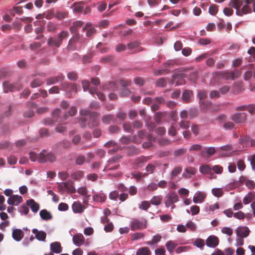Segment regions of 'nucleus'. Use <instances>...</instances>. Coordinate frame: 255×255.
Returning <instances> with one entry per match:
<instances>
[{
    "label": "nucleus",
    "instance_id": "obj_1",
    "mask_svg": "<svg viewBox=\"0 0 255 255\" xmlns=\"http://www.w3.org/2000/svg\"><path fill=\"white\" fill-rule=\"evenodd\" d=\"M253 3V8L255 12V0H231L229 6L236 9L237 15L242 16L252 12V8L248 5Z\"/></svg>",
    "mask_w": 255,
    "mask_h": 255
},
{
    "label": "nucleus",
    "instance_id": "obj_2",
    "mask_svg": "<svg viewBox=\"0 0 255 255\" xmlns=\"http://www.w3.org/2000/svg\"><path fill=\"white\" fill-rule=\"evenodd\" d=\"M184 77H188L190 81L194 82L197 78V73L195 71L190 69L176 74L173 77L172 83L175 84V85L184 84L185 81L183 79Z\"/></svg>",
    "mask_w": 255,
    "mask_h": 255
},
{
    "label": "nucleus",
    "instance_id": "obj_3",
    "mask_svg": "<svg viewBox=\"0 0 255 255\" xmlns=\"http://www.w3.org/2000/svg\"><path fill=\"white\" fill-rule=\"evenodd\" d=\"M29 158L32 162L38 161L39 163H45L47 161L53 162L55 160V156L51 153H47L46 151H43L38 154L34 152L29 153Z\"/></svg>",
    "mask_w": 255,
    "mask_h": 255
},
{
    "label": "nucleus",
    "instance_id": "obj_4",
    "mask_svg": "<svg viewBox=\"0 0 255 255\" xmlns=\"http://www.w3.org/2000/svg\"><path fill=\"white\" fill-rule=\"evenodd\" d=\"M57 187L60 193L67 192L74 193L76 191V188L73 186V183L70 181L67 182H60L57 183Z\"/></svg>",
    "mask_w": 255,
    "mask_h": 255
},
{
    "label": "nucleus",
    "instance_id": "obj_5",
    "mask_svg": "<svg viewBox=\"0 0 255 255\" xmlns=\"http://www.w3.org/2000/svg\"><path fill=\"white\" fill-rule=\"evenodd\" d=\"M68 32L66 31H62L61 33L58 35V38L57 39H53L51 38L49 39L48 44L50 46H55L56 47L60 46L62 40L67 38L68 36Z\"/></svg>",
    "mask_w": 255,
    "mask_h": 255
},
{
    "label": "nucleus",
    "instance_id": "obj_6",
    "mask_svg": "<svg viewBox=\"0 0 255 255\" xmlns=\"http://www.w3.org/2000/svg\"><path fill=\"white\" fill-rule=\"evenodd\" d=\"M178 200V196L175 192L171 193L165 197V204L167 207L177 202Z\"/></svg>",
    "mask_w": 255,
    "mask_h": 255
},
{
    "label": "nucleus",
    "instance_id": "obj_7",
    "mask_svg": "<svg viewBox=\"0 0 255 255\" xmlns=\"http://www.w3.org/2000/svg\"><path fill=\"white\" fill-rule=\"evenodd\" d=\"M241 73L239 71L235 70L230 72H222L221 73L220 75L225 80H234L235 78L239 77L241 75Z\"/></svg>",
    "mask_w": 255,
    "mask_h": 255
},
{
    "label": "nucleus",
    "instance_id": "obj_8",
    "mask_svg": "<svg viewBox=\"0 0 255 255\" xmlns=\"http://www.w3.org/2000/svg\"><path fill=\"white\" fill-rule=\"evenodd\" d=\"M207 195L206 193L198 191L194 195L193 198V201L195 204H200L203 203L205 198H206Z\"/></svg>",
    "mask_w": 255,
    "mask_h": 255
},
{
    "label": "nucleus",
    "instance_id": "obj_9",
    "mask_svg": "<svg viewBox=\"0 0 255 255\" xmlns=\"http://www.w3.org/2000/svg\"><path fill=\"white\" fill-rule=\"evenodd\" d=\"M232 119L237 124H242L246 122L247 115L245 113H236L232 116Z\"/></svg>",
    "mask_w": 255,
    "mask_h": 255
},
{
    "label": "nucleus",
    "instance_id": "obj_10",
    "mask_svg": "<svg viewBox=\"0 0 255 255\" xmlns=\"http://www.w3.org/2000/svg\"><path fill=\"white\" fill-rule=\"evenodd\" d=\"M250 232L249 228L246 226H240L236 230V235H239L244 238L249 236Z\"/></svg>",
    "mask_w": 255,
    "mask_h": 255
},
{
    "label": "nucleus",
    "instance_id": "obj_11",
    "mask_svg": "<svg viewBox=\"0 0 255 255\" xmlns=\"http://www.w3.org/2000/svg\"><path fill=\"white\" fill-rule=\"evenodd\" d=\"M22 202V197L17 195H11L7 200V203L11 205L17 206Z\"/></svg>",
    "mask_w": 255,
    "mask_h": 255
},
{
    "label": "nucleus",
    "instance_id": "obj_12",
    "mask_svg": "<svg viewBox=\"0 0 255 255\" xmlns=\"http://www.w3.org/2000/svg\"><path fill=\"white\" fill-rule=\"evenodd\" d=\"M206 244L209 247L215 248L219 244V239L215 236H210L206 240Z\"/></svg>",
    "mask_w": 255,
    "mask_h": 255
},
{
    "label": "nucleus",
    "instance_id": "obj_13",
    "mask_svg": "<svg viewBox=\"0 0 255 255\" xmlns=\"http://www.w3.org/2000/svg\"><path fill=\"white\" fill-rule=\"evenodd\" d=\"M93 193L94 194L93 196V199L95 202L100 203H103L105 202L106 199V196L102 191H101L98 193H94V191L93 190Z\"/></svg>",
    "mask_w": 255,
    "mask_h": 255
},
{
    "label": "nucleus",
    "instance_id": "obj_14",
    "mask_svg": "<svg viewBox=\"0 0 255 255\" xmlns=\"http://www.w3.org/2000/svg\"><path fill=\"white\" fill-rule=\"evenodd\" d=\"M131 227L132 230L145 228L146 222L145 221H140L138 220H135L132 222Z\"/></svg>",
    "mask_w": 255,
    "mask_h": 255
},
{
    "label": "nucleus",
    "instance_id": "obj_15",
    "mask_svg": "<svg viewBox=\"0 0 255 255\" xmlns=\"http://www.w3.org/2000/svg\"><path fill=\"white\" fill-rule=\"evenodd\" d=\"M84 240L85 238L81 234H77L73 237V242L77 247H80L83 244Z\"/></svg>",
    "mask_w": 255,
    "mask_h": 255
},
{
    "label": "nucleus",
    "instance_id": "obj_16",
    "mask_svg": "<svg viewBox=\"0 0 255 255\" xmlns=\"http://www.w3.org/2000/svg\"><path fill=\"white\" fill-rule=\"evenodd\" d=\"M80 41L78 37L74 38L70 40L68 48L70 50H75L79 48V45Z\"/></svg>",
    "mask_w": 255,
    "mask_h": 255
},
{
    "label": "nucleus",
    "instance_id": "obj_17",
    "mask_svg": "<svg viewBox=\"0 0 255 255\" xmlns=\"http://www.w3.org/2000/svg\"><path fill=\"white\" fill-rule=\"evenodd\" d=\"M117 158H113L112 160L108 161V163L106 165L104 168L103 171H107L110 170L116 169L118 167V164H117L116 160Z\"/></svg>",
    "mask_w": 255,
    "mask_h": 255
},
{
    "label": "nucleus",
    "instance_id": "obj_18",
    "mask_svg": "<svg viewBox=\"0 0 255 255\" xmlns=\"http://www.w3.org/2000/svg\"><path fill=\"white\" fill-rule=\"evenodd\" d=\"M62 86L63 90L69 92L71 94L75 93L77 91V86L74 84H69L68 83H64Z\"/></svg>",
    "mask_w": 255,
    "mask_h": 255
},
{
    "label": "nucleus",
    "instance_id": "obj_19",
    "mask_svg": "<svg viewBox=\"0 0 255 255\" xmlns=\"http://www.w3.org/2000/svg\"><path fill=\"white\" fill-rule=\"evenodd\" d=\"M12 236L16 241H20L23 237V233L20 229H13Z\"/></svg>",
    "mask_w": 255,
    "mask_h": 255
},
{
    "label": "nucleus",
    "instance_id": "obj_20",
    "mask_svg": "<svg viewBox=\"0 0 255 255\" xmlns=\"http://www.w3.org/2000/svg\"><path fill=\"white\" fill-rule=\"evenodd\" d=\"M26 204L34 213L37 212L39 209V205L35 202L33 199L28 200L26 201Z\"/></svg>",
    "mask_w": 255,
    "mask_h": 255
},
{
    "label": "nucleus",
    "instance_id": "obj_21",
    "mask_svg": "<svg viewBox=\"0 0 255 255\" xmlns=\"http://www.w3.org/2000/svg\"><path fill=\"white\" fill-rule=\"evenodd\" d=\"M82 86L83 88L84 91L88 90L89 93L91 95H93L96 92L97 89L95 87H90V83L86 80H84L82 82Z\"/></svg>",
    "mask_w": 255,
    "mask_h": 255
},
{
    "label": "nucleus",
    "instance_id": "obj_22",
    "mask_svg": "<svg viewBox=\"0 0 255 255\" xmlns=\"http://www.w3.org/2000/svg\"><path fill=\"white\" fill-rule=\"evenodd\" d=\"M32 233L35 234L36 238L41 241H44L46 238V233L42 231H38L36 229H34L32 231Z\"/></svg>",
    "mask_w": 255,
    "mask_h": 255
},
{
    "label": "nucleus",
    "instance_id": "obj_23",
    "mask_svg": "<svg viewBox=\"0 0 255 255\" xmlns=\"http://www.w3.org/2000/svg\"><path fill=\"white\" fill-rule=\"evenodd\" d=\"M215 151V149L213 147L204 148L201 150V155L203 157H207L208 155H213Z\"/></svg>",
    "mask_w": 255,
    "mask_h": 255
},
{
    "label": "nucleus",
    "instance_id": "obj_24",
    "mask_svg": "<svg viewBox=\"0 0 255 255\" xmlns=\"http://www.w3.org/2000/svg\"><path fill=\"white\" fill-rule=\"evenodd\" d=\"M72 208L73 212L76 213H81L83 212L84 210L83 206L79 202H75L73 204Z\"/></svg>",
    "mask_w": 255,
    "mask_h": 255
},
{
    "label": "nucleus",
    "instance_id": "obj_25",
    "mask_svg": "<svg viewBox=\"0 0 255 255\" xmlns=\"http://www.w3.org/2000/svg\"><path fill=\"white\" fill-rule=\"evenodd\" d=\"M39 215L42 220L45 221L51 220L52 218V216L50 212L46 209L41 210L39 212Z\"/></svg>",
    "mask_w": 255,
    "mask_h": 255
},
{
    "label": "nucleus",
    "instance_id": "obj_26",
    "mask_svg": "<svg viewBox=\"0 0 255 255\" xmlns=\"http://www.w3.org/2000/svg\"><path fill=\"white\" fill-rule=\"evenodd\" d=\"M254 201H255V193L253 192L249 193L243 199V203L246 205Z\"/></svg>",
    "mask_w": 255,
    "mask_h": 255
},
{
    "label": "nucleus",
    "instance_id": "obj_27",
    "mask_svg": "<svg viewBox=\"0 0 255 255\" xmlns=\"http://www.w3.org/2000/svg\"><path fill=\"white\" fill-rule=\"evenodd\" d=\"M50 250L54 253L58 254L62 252L61 245L58 242H54L50 245Z\"/></svg>",
    "mask_w": 255,
    "mask_h": 255
},
{
    "label": "nucleus",
    "instance_id": "obj_28",
    "mask_svg": "<svg viewBox=\"0 0 255 255\" xmlns=\"http://www.w3.org/2000/svg\"><path fill=\"white\" fill-rule=\"evenodd\" d=\"M241 143L244 146H253L255 144V141L251 139L248 136H244L241 140Z\"/></svg>",
    "mask_w": 255,
    "mask_h": 255
},
{
    "label": "nucleus",
    "instance_id": "obj_29",
    "mask_svg": "<svg viewBox=\"0 0 255 255\" xmlns=\"http://www.w3.org/2000/svg\"><path fill=\"white\" fill-rule=\"evenodd\" d=\"M128 49L133 50L134 52H138L141 50V48L139 46V43L137 41L131 42L128 45Z\"/></svg>",
    "mask_w": 255,
    "mask_h": 255
},
{
    "label": "nucleus",
    "instance_id": "obj_30",
    "mask_svg": "<svg viewBox=\"0 0 255 255\" xmlns=\"http://www.w3.org/2000/svg\"><path fill=\"white\" fill-rule=\"evenodd\" d=\"M150 251L147 247H142L139 248L136 253V255H150Z\"/></svg>",
    "mask_w": 255,
    "mask_h": 255
},
{
    "label": "nucleus",
    "instance_id": "obj_31",
    "mask_svg": "<svg viewBox=\"0 0 255 255\" xmlns=\"http://www.w3.org/2000/svg\"><path fill=\"white\" fill-rule=\"evenodd\" d=\"M212 194L215 197L219 198L223 196L224 191L221 188H213L211 190Z\"/></svg>",
    "mask_w": 255,
    "mask_h": 255
},
{
    "label": "nucleus",
    "instance_id": "obj_32",
    "mask_svg": "<svg viewBox=\"0 0 255 255\" xmlns=\"http://www.w3.org/2000/svg\"><path fill=\"white\" fill-rule=\"evenodd\" d=\"M83 29L84 30H87V36L89 37L90 36L95 32L94 27L89 23H86Z\"/></svg>",
    "mask_w": 255,
    "mask_h": 255
},
{
    "label": "nucleus",
    "instance_id": "obj_33",
    "mask_svg": "<svg viewBox=\"0 0 255 255\" xmlns=\"http://www.w3.org/2000/svg\"><path fill=\"white\" fill-rule=\"evenodd\" d=\"M176 244L172 241H169L166 242L165 247L169 253H172L176 247Z\"/></svg>",
    "mask_w": 255,
    "mask_h": 255
},
{
    "label": "nucleus",
    "instance_id": "obj_34",
    "mask_svg": "<svg viewBox=\"0 0 255 255\" xmlns=\"http://www.w3.org/2000/svg\"><path fill=\"white\" fill-rule=\"evenodd\" d=\"M3 87L4 92L5 93L8 92V91H12L15 88V87L8 82H4L3 83Z\"/></svg>",
    "mask_w": 255,
    "mask_h": 255
},
{
    "label": "nucleus",
    "instance_id": "obj_35",
    "mask_svg": "<svg viewBox=\"0 0 255 255\" xmlns=\"http://www.w3.org/2000/svg\"><path fill=\"white\" fill-rule=\"evenodd\" d=\"M103 90H109L110 91H115L117 90V87L115 83L111 82L108 84H106L103 86Z\"/></svg>",
    "mask_w": 255,
    "mask_h": 255
},
{
    "label": "nucleus",
    "instance_id": "obj_36",
    "mask_svg": "<svg viewBox=\"0 0 255 255\" xmlns=\"http://www.w3.org/2000/svg\"><path fill=\"white\" fill-rule=\"evenodd\" d=\"M106 146L110 148L109 152H115L118 150L119 146L117 144L113 143V142H109L106 144Z\"/></svg>",
    "mask_w": 255,
    "mask_h": 255
},
{
    "label": "nucleus",
    "instance_id": "obj_37",
    "mask_svg": "<svg viewBox=\"0 0 255 255\" xmlns=\"http://www.w3.org/2000/svg\"><path fill=\"white\" fill-rule=\"evenodd\" d=\"M192 94V93L190 91L185 90L182 94V99L185 102L188 101Z\"/></svg>",
    "mask_w": 255,
    "mask_h": 255
},
{
    "label": "nucleus",
    "instance_id": "obj_38",
    "mask_svg": "<svg viewBox=\"0 0 255 255\" xmlns=\"http://www.w3.org/2000/svg\"><path fill=\"white\" fill-rule=\"evenodd\" d=\"M211 168L209 165L205 164L202 165L200 168V171L203 174H207L211 172Z\"/></svg>",
    "mask_w": 255,
    "mask_h": 255
},
{
    "label": "nucleus",
    "instance_id": "obj_39",
    "mask_svg": "<svg viewBox=\"0 0 255 255\" xmlns=\"http://www.w3.org/2000/svg\"><path fill=\"white\" fill-rule=\"evenodd\" d=\"M193 245L197 247L202 249L203 248L205 245L204 241L201 239H197L193 243Z\"/></svg>",
    "mask_w": 255,
    "mask_h": 255
},
{
    "label": "nucleus",
    "instance_id": "obj_40",
    "mask_svg": "<svg viewBox=\"0 0 255 255\" xmlns=\"http://www.w3.org/2000/svg\"><path fill=\"white\" fill-rule=\"evenodd\" d=\"M78 192L81 195L84 196L86 198H88L90 196L88 194L86 187H82L78 188Z\"/></svg>",
    "mask_w": 255,
    "mask_h": 255
},
{
    "label": "nucleus",
    "instance_id": "obj_41",
    "mask_svg": "<svg viewBox=\"0 0 255 255\" xmlns=\"http://www.w3.org/2000/svg\"><path fill=\"white\" fill-rule=\"evenodd\" d=\"M207 94L205 91H200L198 92V96L200 99V104L201 105H204V101H202V100L204 99L206 97Z\"/></svg>",
    "mask_w": 255,
    "mask_h": 255
},
{
    "label": "nucleus",
    "instance_id": "obj_42",
    "mask_svg": "<svg viewBox=\"0 0 255 255\" xmlns=\"http://www.w3.org/2000/svg\"><path fill=\"white\" fill-rule=\"evenodd\" d=\"M162 198L160 196H154L150 200L151 203L154 205H158L160 204Z\"/></svg>",
    "mask_w": 255,
    "mask_h": 255
},
{
    "label": "nucleus",
    "instance_id": "obj_43",
    "mask_svg": "<svg viewBox=\"0 0 255 255\" xmlns=\"http://www.w3.org/2000/svg\"><path fill=\"white\" fill-rule=\"evenodd\" d=\"M244 238L241 237L239 235H237V238L236 239V243L235 245L236 247H240L243 246L244 243Z\"/></svg>",
    "mask_w": 255,
    "mask_h": 255
},
{
    "label": "nucleus",
    "instance_id": "obj_44",
    "mask_svg": "<svg viewBox=\"0 0 255 255\" xmlns=\"http://www.w3.org/2000/svg\"><path fill=\"white\" fill-rule=\"evenodd\" d=\"M237 183H236V182L235 181H234L228 184H227L226 186H225V190H226L227 191H229V190H233L235 188H236L237 187Z\"/></svg>",
    "mask_w": 255,
    "mask_h": 255
},
{
    "label": "nucleus",
    "instance_id": "obj_45",
    "mask_svg": "<svg viewBox=\"0 0 255 255\" xmlns=\"http://www.w3.org/2000/svg\"><path fill=\"white\" fill-rule=\"evenodd\" d=\"M73 10L76 12H80L82 11L84 9V6L81 5L80 3H77L74 4L73 7Z\"/></svg>",
    "mask_w": 255,
    "mask_h": 255
},
{
    "label": "nucleus",
    "instance_id": "obj_46",
    "mask_svg": "<svg viewBox=\"0 0 255 255\" xmlns=\"http://www.w3.org/2000/svg\"><path fill=\"white\" fill-rule=\"evenodd\" d=\"M190 210L192 215H196L199 213L200 211V208L197 205H193L191 206Z\"/></svg>",
    "mask_w": 255,
    "mask_h": 255
},
{
    "label": "nucleus",
    "instance_id": "obj_47",
    "mask_svg": "<svg viewBox=\"0 0 255 255\" xmlns=\"http://www.w3.org/2000/svg\"><path fill=\"white\" fill-rule=\"evenodd\" d=\"M97 8L99 11L102 12L105 10L107 7V4L104 1H101L98 3Z\"/></svg>",
    "mask_w": 255,
    "mask_h": 255
},
{
    "label": "nucleus",
    "instance_id": "obj_48",
    "mask_svg": "<svg viewBox=\"0 0 255 255\" xmlns=\"http://www.w3.org/2000/svg\"><path fill=\"white\" fill-rule=\"evenodd\" d=\"M221 232L223 234L231 236L233 234V230L229 227H224L222 229Z\"/></svg>",
    "mask_w": 255,
    "mask_h": 255
},
{
    "label": "nucleus",
    "instance_id": "obj_49",
    "mask_svg": "<svg viewBox=\"0 0 255 255\" xmlns=\"http://www.w3.org/2000/svg\"><path fill=\"white\" fill-rule=\"evenodd\" d=\"M83 24V22L81 21H76L74 22L73 27H72V31L75 32L76 31V28L82 26Z\"/></svg>",
    "mask_w": 255,
    "mask_h": 255
},
{
    "label": "nucleus",
    "instance_id": "obj_50",
    "mask_svg": "<svg viewBox=\"0 0 255 255\" xmlns=\"http://www.w3.org/2000/svg\"><path fill=\"white\" fill-rule=\"evenodd\" d=\"M19 211L21 214L26 215L29 212V209L27 205H23L20 207Z\"/></svg>",
    "mask_w": 255,
    "mask_h": 255
},
{
    "label": "nucleus",
    "instance_id": "obj_51",
    "mask_svg": "<svg viewBox=\"0 0 255 255\" xmlns=\"http://www.w3.org/2000/svg\"><path fill=\"white\" fill-rule=\"evenodd\" d=\"M186 226L192 231H195L196 230V224L191 221L187 222L186 224Z\"/></svg>",
    "mask_w": 255,
    "mask_h": 255
},
{
    "label": "nucleus",
    "instance_id": "obj_52",
    "mask_svg": "<svg viewBox=\"0 0 255 255\" xmlns=\"http://www.w3.org/2000/svg\"><path fill=\"white\" fill-rule=\"evenodd\" d=\"M234 217L238 219L242 220L245 218V214L242 211H239L234 214Z\"/></svg>",
    "mask_w": 255,
    "mask_h": 255
},
{
    "label": "nucleus",
    "instance_id": "obj_53",
    "mask_svg": "<svg viewBox=\"0 0 255 255\" xmlns=\"http://www.w3.org/2000/svg\"><path fill=\"white\" fill-rule=\"evenodd\" d=\"M150 206V203L148 201H143L139 206V208L142 210H146Z\"/></svg>",
    "mask_w": 255,
    "mask_h": 255
},
{
    "label": "nucleus",
    "instance_id": "obj_54",
    "mask_svg": "<svg viewBox=\"0 0 255 255\" xmlns=\"http://www.w3.org/2000/svg\"><path fill=\"white\" fill-rule=\"evenodd\" d=\"M84 172L82 171H78L73 174V178L76 180H79L83 176Z\"/></svg>",
    "mask_w": 255,
    "mask_h": 255
},
{
    "label": "nucleus",
    "instance_id": "obj_55",
    "mask_svg": "<svg viewBox=\"0 0 255 255\" xmlns=\"http://www.w3.org/2000/svg\"><path fill=\"white\" fill-rule=\"evenodd\" d=\"M58 209L60 211H65L68 210V206L64 203H61L59 204Z\"/></svg>",
    "mask_w": 255,
    "mask_h": 255
},
{
    "label": "nucleus",
    "instance_id": "obj_56",
    "mask_svg": "<svg viewBox=\"0 0 255 255\" xmlns=\"http://www.w3.org/2000/svg\"><path fill=\"white\" fill-rule=\"evenodd\" d=\"M217 11L218 8L216 5H212L209 8V13L213 15H215Z\"/></svg>",
    "mask_w": 255,
    "mask_h": 255
},
{
    "label": "nucleus",
    "instance_id": "obj_57",
    "mask_svg": "<svg viewBox=\"0 0 255 255\" xmlns=\"http://www.w3.org/2000/svg\"><path fill=\"white\" fill-rule=\"evenodd\" d=\"M190 249L189 246H182L177 248L176 252L178 254L187 251Z\"/></svg>",
    "mask_w": 255,
    "mask_h": 255
},
{
    "label": "nucleus",
    "instance_id": "obj_58",
    "mask_svg": "<svg viewBox=\"0 0 255 255\" xmlns=\"http://www.w3.org/2000/svg\"><path fill=\"white\" fill-rule=\"evenodd\" d=\"M202 149V146L200 144H195L191 145L189 148V150L190 151L195 150V151H198Z\"/></svg>",
    "mask_w": 255,
    "mask_h": 255
},
{
    "label": "nucleus",
    "instance_id": "obj_59",
    "mask_svg": "<svg viewBox=\"0 0 255 255\" xmlns=\"http://www.w3.org/2000/svg\"><path fill=\"white\" fill-rule=\"evenodd\" d=\"M7 161L9 164L14 165L16 163V162L17 161V159L16 158V157L14 156L10 155L7 158Z\"/></svg>",
    "mask_w": 255,
    "mask_h": 255
},
{
    "label": "nucleus",
    "instance_id": "obj_60",
    "mask_svg": "<svg viewBox=\"0 0 255 255\" xmlns=\"http://www.w3.org/2000/svg\"><path fill=\"white\" fill-rule=\"evenodd\" d=\"M181 171V169L179 167L175 168L171 173V179H173Z\"/></svg>",
    "mask_w": 255,
    "mask_h": 255
},
{
    "label": "nucleus",
    "instance_id": "obj_61",
    "mask_svg": "<svg viewBox=\"0 0 255 255\" xmlns=\"http://www.w3.org/2000/svg\"><path fill=\"white\" fill-rule=\"evenodd\" d=\"M119 196V193L117 191H113L109 194V198L112 200H116Z\"/></svg>",
    "mask_w": 255,
    "mask_h": 255
},
{
    "label": "nucleus",
    "instance_id": "obj_62",
    "mask_svg": "<svg viewBox=\"0 0 255 255\" xmlns=\"http://www.w3.org/2000/svg\"><path fill=\"white\" fill-rule=\"evenodd\" d=\"M233 10L229 7H225L223 10L224 13L226 15L228 16L232 15L233 13Z\"/></svg>",
    "mask_w": 255,
    "mask_h": 255
},
{
    "label": "nucleus",
    "instance_id": "obj_63",
    "mask_svg": "<svg viewBox=\"0 0 255 255\" xmlns=\"http://www.w3.org/2000/svg\"><path fill=\"white\" fill-rule=\"evenodd\" d=\"M213 171L217 174H220L223 171V168L219 165H215L213 167Z\"/></svg>",
    "mask_w": 255,
    "mask_h": 255
},
{
    "label": "nucleus",
    "instance_id": "obj_64",
    "mask_svg": "<svg viewBox=\"0 0 255 255\" xmlns=\"http://www.w3.org/2000/svg\"><path fill=\"white\" fill-rule=\"evenodd\" d=\"M166 83V81L164 78H160L156 82V85L159 87H164Z\"/></svg>",
    "mask_w": 255,
    "mask_h": 255
}]
</instances>
